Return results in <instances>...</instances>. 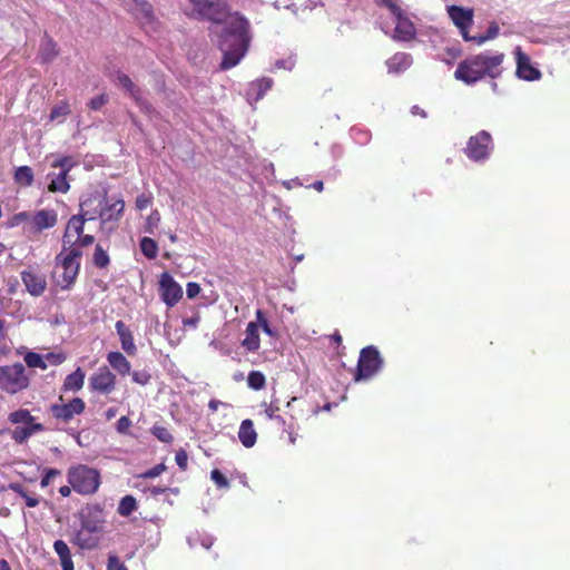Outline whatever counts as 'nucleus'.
<instances>
[{"mask_svg":"<svg viewBox=\"0 0 570 570\" xmlns=\"http://www.w3.org/2000/svg\"><path fill=\"white\" fill-rule=\"evenodd\" d=\"M58 222V214L53 209H41L36 212L30 220V224L36 232L52 228Z\"/></svg>","mask_w":570,"mask_h":570,"instance_id":"nucleus-20","label":"nucleus"},{"mask_svg":"<svg viewBox=\"0 0 570 570\" xmlns=\"http://www.w3.org/2000/svg\"><path fill=\"white\" fill-rule=\"evenodd\" d=\"M131 425V421L127 416H121L117 421V431L119 433H126Z\"/></svg>","mask_w":570,"mask_h":570,"instance_id":"nucleus-56","label":"nucleus"},{"mask_svg":"<svg viewBox=\"0 0 570 570\" xmlns=\"http://www.w3.org/2000/svg\"><path fill=\"white\" fill-rule=\"evenodd\" d=\"M279 411V406L272 402L265 409V414L268 419L274 420L277 415V412Z\"/></svg>","mask_w":570,"mask_h":570,"instance_id":"nucleus-58","label":"nucleus"},{"mask_svg":"<svg viewBox=\"0 0 570 570\" xmlns=\"http://www.w3.org/2000/svg\"><path fill=\"white\" fill-rule=\"evenodd\" d=\"M68 483L79 494H94L100 485L99 472L85 464L70 466L67 472Z\"/></svg>","mask_w":570,"mask_h":570,"instance_id":"nucleus-3","label":"nucleus"},{"mask_svg":"<svg viewBox=\"0 0 570 570\" xmlns=\"http://www.w3.org/2000/svg\"><path fill=\"white\" fill-rule=\"evenodd\" d=\"M62 401L63 400L60 396L58 403L50 405V413L55 419L61 422H70L76 415H80L86 409V404L80 397H75L69 403H63Z\"/></svg>","mask_w":570,"mask_h":570,"instance_id":"nucleus-11","label":"nucleus"},{"mask_svg":"<svg viewBox=\"0 0 570 570\" xmlns=\"http://www.w3.org/2000/svg\"><path fill=\"white\" fill-rule=\"evenodd\" d=\"M80 256L81 252L79 249L71 248L66 255L61 252L56 257V267L62 269V283L60 284L62 289L69 288L76 281L80 268Z\"/></svg>","mask_w":570,"mask_h":570,"instance_id":"nucleus-5","label":"nucleus"},{"mask_svg":"<svg viewBox=\"0 0 570 570\" xmlns=\"http://www.w3.org/2000/svg\"><path fill=\"white\" fill-rule=\"evenodd\" d=\"M175 461L181 470H186L187 464H188V455H187L186 451H184V450L177 451L176 455H175Z\"/></svg>","mask_w":570,"mask_h":570,"instance_id":"nucleus-52","label":"nucleus"},{"mask_svg":"<svg viewBox=\"0 0 570 570\" xmlns=\"http://www.w3.org/2000/svg\"><path fill=\"white\" fill-rule=\"evenodd\" d=\"M71 489H72L71 485L70 487L69 485H62L59 489V493L62 497L67 498V497H69L71 494Z\"/></svg>","mask_w":570,"mask_h":570,"instance_id":"nucleus-64","label":"nucleus"},{"mask_svg":"<svg viewBox=\"0 0 570 570\" xmlns=\"http://www.w3.org/2000/svg\"><path fill=\"white\" fill-rule=\"evenodd\" d=\"M137 509V501L132 495H125L117 508V512L122 517L130 515Z\"/></svg>","mask_w":570,"mask_h":570,"instance_id":"nucleus-35","label":"nucleus"},{"mask_svg":"<svg viewBox=\"0 0 570 570\" xmlns=\"http://www.w3.org/2000/svg\"><path fill=\"white\" fill-rule=\"evenodd\" d=\"M504 57L502 52L489 50L470 56L458 65L454 77L469 86L485 77L497 79L502 75Z\"/></svg>","mask_w":570,"mask_h":570,"instance_id":"nucleus-2","label":"nucleus"},{"mask_svg":"<svg viewBox=\"0 0 570 570\" xmlns=\"http://www.w3.org/2000/svg\"><path fill=\"white\" fill-rule=\"evenodd\" d=\"M238 439L245 448H252L255 445L257 433L254 429V423L252 420L246 419L240 423Z\"/></svg>","mask_w":570,"mask_h":570,"instance_id":"nucleus-26","label":"nucleus"},{"mask_svg":"<svg viewBox=\"0 0 570 570\" xmlns=\"http://www.w3.org/2000/svg\"><path fill=\"white\" fill-rule=\"evenodd\" d=\"M87 205L88 200H83L80 204V213L69 218L62 237L63 248H66L67 246L73 247L75 238H79L83 234V226L86 220H92L96 218V213L90 214L88 210H85V207Z\"/></svg>","mask_w":570,"mask_h":570,"instance_id":"nucleus-8","label":"nucleus"},{"mask_svg":"<svg viewBox=\"0 0 570 570\" xmlns=\"http://www.w3.org/2000/svg\"><path fill=\"white\" fill-rule=\"evenodd\" d=\"M115 82L118 87L125 89L136 100L142 110L146 112L151 111V106L141 98L140 90L127 75L118 71L115 76Z\"/></svg>","mask_w":570,"mask_h":570,"instance_id":"nucleus-17","label":"nucleus"},{"mask_svg":"<svg viewBox=\"0 0 570 570\" xmlns=\"http://www.w3.org/2000/svg\"><path fill=\"white\" fill-rule=\"evenodd\" d=\"M69 114H70L69 104L67 101H61L60 104H58L57 106H55L51 109L49 118L51 121L62 122Z\"/></svg>","mask_w":570,"mask_h":570,"instance_id":"nucleus-37","label":"nucleus"},{"mask_svg":"<svg viewBox=\"0 0 570 570\" xmlns=\"http://www.w3.org/2000/svg\"><path fill=\"white\" fill-rule=\"evenodd\" d=\"M198 18L214 23L223 22L227 14V6L222 0H189Z\"/></svg>","mask_w":570,"mask_h":570,"instance_id":"nucleus-9","label":"nucleus"},{"mask_svg":"<svg viewBox=\"0 0 570 570\" xmlns=\"http://www.w3.org/2000/svg\"><path fill=\"white\" fill-rule=\"evenodd\" d=\"M59 474H60V471H58L56 469L47 470L46 474L42 476V479L40 481L41 488L48 487L50 484V482L52 481V479Z\"/></svg>","mask_w":570,"mask_h":570,"instance_id":"nucleus-53","label":"nucleus"},{"mask_svg":"<svg viewBox=\"0 0 570 570\" xmlns=\"http://www.w3.org/2000/svg\"><path fill=\"white\" fill-rule=\"evenodd\" d=\"M55 552L58 554L62 570H73V562L68 544L62 540L53 543Z\"/></svg>","mask_w":570,"mask_h":570,"instance_id":"nucleus-28","label":"nucleus"},{"mask_svg":"<svg viewBox=\"0 0 570 570\" xmlns=\"http://www.w3.org/2000/svg\"><path fill=\"white\" fill-rule=\"evenodd\" d=\"M150 197L147 196V195H140L137 197L136 199V207L139 209V210H142V209H146L149 205H150Z\"/></svg>","mask_w":570,"mask_h":570,"instance_id":"nucleus-57","label":"nucleus"},{"mask_svg":"<svg viewBox=\"0 0 570 570\" xmlns=\"http://www.w3.org/2000/svg\"><path fill=\"white\" fill-rule=\"evenodd\" d=\"M200 321L198 311H195L193 316L183 318V325L188 328L195 330Z\"/></svg>","mask_w":570,"mask_h":570,"instance_id":"nucleus-50","label":"nucleus"},{"mask_svg":"<svg viewBox=\"0 0 570 570\" xmlns=\"http://www.w3.org/2000/svg\"><path fill=\"white\" fill-rule=\"evenodd\" d=\"M499 32H500V28H499L498 23L491 22L484 35L471 36L470 41H473L476 45L481 46L489 40L495 39L498 37Z\"/></svg>","mask_w":570,"mask_h":570,"instance_id":"nucleus-34","label":"nucleus"},{"mask_svg":"<svg viewBox=\"0 0 570 570\" xmlns=\"http://www.w3.org/2000/svg\"><path fill=\"white\" fill-rule=\"evenodd\" d=\"M265 375L259 371H252L247 376L248 386L255 391H259L265 386Z\"/></svg>","mask_w":570,"mask_h":570,"instance_id":"nucleus-39","label":"nucleus"},{"mask_svg":"<svg viewBox=\"0 0 570 570\" xmlns=\"http://www.w3.org/2000/svg\"><path fill=\"white\" fill-rule=\"evenodd\" d=\"M10 489L17 492L21 498L24 499L27 507L35 508L39 504L37 497H30L20 484H11Z\"/></svg>","mask_w":570,"mask_h":570,"instance_id":"nucleus-43","label":"nucleus"},{"mask_svg":"<svg viewBox=\"0 0 570 570\" xmlns=\"http://www.w3.org/2000/svg\"><path fill=\"white\" fill-rule=\"evenodd\" d=\"M43 357L46 361V368L49 365H51V366L59 365L66 360V356L62 353H52V352L43 354Z\"/></svg>","mask_w":570,"mask_h":570,"instance_id":"nucleus-44","label":"nucleus"},{"mask_svg":"<svg viewBox=\"0 0 570 570\" xmlns=\"http://www.w3.org/2000/svg\"><path fill=\"white\" fill-rule=\"evenodd\" d=\"M125 208V202L122 199H117L111 204H106L99 212V218L102 224L108 222L118 220L121 216Z\"/></svg>","mask_w":570,"mask_h":570,"instance_id":"nucleus-23","label":"nucleus"},{"mask_svg":"<svg viewBox=\"0 0 570 570\" xmlns=\"http://www.w3.org/2000/svg\"><path fill=\"white\" fill-rule=\"evenodd\" d=\"M223 405V406H228V404L219 401V400H210L209 403H208V407L212 410V411H217V409Z\"/></svg>","mask_w":570,"mask_h":570,"instance_id":"nucleus-61","label":"nucleus"},{"mask_svg":"<svg viewBox=\"0 0 570 570\" xmlns=\"http://www.w3.org/2000/svg\"><path fill=\"white\" fill-rule=\"evenodd\" d=\"M151 434L164 443H171L174 441L169 430L163 425H154L151 428Z\"/></svg>","mask_w":570,"mask_h":570,"instance_id":"nucleus-42","label":"nucleus"},{"mask_svg":"<svg viewBox=\"0 0 570 570\" xmlns=\"http://www.w3.org/2000/svg\"><path fill=\"white\" fill-rule=\"evenodd\" d=\"M30 384V376L22 363L0 366V390L7 394L13 395L26 389Z\"/></svg>","mask_w":570,"mask_h":570,"instance_id":"nucleus-4","label":"nucleus"},{"mask_svg":"<svg viewBox=\"0 0 570 570\" xmlns=\"http://www.w3.org/2000/svg\"><path fill=\"white\" fill-rule=\"evenodd\" d=\"M210 478L218 488H229V481L227 478L217 469L210 472Z\"/></svg>","mask_w":570,"mask_h":570,"instance_id":"nucleus-46","label":"nucleus"},{"mask_svg":"<svg viewBox=\"0 0 570 570\" xmlns=\"http://www.w3.org/2000/svg\"><path fill=\"white\" fill-rule=\"evenodd\" d=\"M294 66H295V61L292 58H288L286 60H278L276 62L277 68H284L287 70H292L294 68Z\"/></svg>","mask_w":570,"mask_h":570,"instance_id":"nucleus-60","label":"nucleus"},{"mask_svg":"<svg viewBox=\"0 0 570 570\" xmlns=\"http://www.w3.org/2000/svg\"><path fill=\"white\" fill-rule=\"evenodd\" d=\"M159 222H160V215L157 210H154L147 217L145 230L149 234H153L154 229L158 226Z\"/></svg>","mask_w":570,"mask_h":570,"instance_id":"nucleus-47","label":"nucleus"},{"mask_svg":"<svg viewBox=\"0 0 570 570\" xmlns=\"http://www.w3.org/2000/svg\"><path fill=\"white\" fill-rule=\"evenodd\" d=\"M85 382V372L77 367L76 371L67 375V377L63 381L62 390L65 392H77L82 389Z\"/></svg>","mask_w":570,"mask_h":570,"instance_id":"nucleus-29","label":"nucleus"},{"mask_svg":"<svg viewBox=\"0 0 570 570\" xmlns=\"http://www.w3.org/2000/svg\"><path fill=\"white\" fill-rule=\"evenodd\" d=\"M95 533H89V531L79 529L73 537V543L77 544L81 549L91 550L95 549L99 539L94 535Z\"/></svg>","mask_w":570,"mask_h":570,"instance_id":"nucleus-30","label":"nucleus"},{"mask_svg":"<svg viewBox=\"0 0 570 570\" xmlns=\"http://www.w3.org/2000/svg\"><path fill=\"white\" fill-rule=\"evenodd\" d=\"M140 250L148 259H155L158 254V245L153 238L142 237L140 239Z\"/></svg>","mask_w":570,"mask_h":570,"instance_id":"nucleus-36","label":"nucleus"},{"mask_svg":"<svg viewBox=\"0 0 570 570\" xmlns=\"http://www.w3.org/2000/svg\"><path fill=\"white\" fill-rule=\"evenodd\" d=\"M491 142V135L488 131L482 130L469 139L465 154L474 161L485 160L492 150Z\"/></svg>","mask_w":570,"mask_h":570,"instance_id":"nucleus-10","label":"nucleus"},{"mask_svg":"<svg viewBox=\"0 0 570 570\" xmlns=\"http://www.w3.org/2000/svg\"><path fill=\"white\" fill-rule=\"evenodd\" d=\"M107 570H127V568L116 556H110L108 559Z\"/></svg>","mask_w":570,"mask_h":570,"instance_id":"nucleus-54","label":"nucleus"},{"mask_svg":"<svg viewBox=\"0 0 570 570\" xmlns=\"http://www.w3.org/2000/svg\"><path fill=\"white\" fill-rule=\"evenodd\" d=\"M107 362L119 375H127L131 372L130 362L120 352H109L107 354Z\"/></svg>","mask_w":570,"mask_h":570,"instance_id":"nucleus-25","label":"nucleus"},{"mask_svg":"<svg viewBox=\"0 0 570 570\" xmlns=\"http://www.w3.org/2000/svg\"><path fill=\"white\" fill-rule=\"evenodd\" d=\"M94 242H95V238L92 235L82 234L79 238H75V246L69 247V249H71V248L79 249L80 247H88V246L92 245Z\"/></svg>","mask_w":570,"mask_h":570,"instance_id":"nucleus-48","label":"nucleus"},{"mask_svg":"<svg viewBox=\"0 0 570 570\" xmlns=\"http://www.w3.org/2000/svg\"><path fill=\"white\" fill-rule=\"evenodd\" d=\"M131 379L135 383L139 385H147L150 382L151 375L148 371H134L131 373Z\"/></svg>","mask_w":570,"mask_h":570,"instance_id":"nucleus-45","label":"nucleus"},{"mask_svg":"<svg viewBox=\"0 0 570 570\" xmlns=\"http://www.w3.org/2000/svg\"><path fill=\"white\" fill-rule=\"evenodd\" d=\"M109 262L107 252L100 245H97L94 253V264L99 268H104L108 266Z\"/></svg>","mask_w":570,"mask_h":570,"instance_id":"nucleus-41","label":"nucleus"},{"mask_svg":"<svg viewBox=\"0 0 570 570\" xmlns=\"http://www.w3.org/2000/svg\"><path fill=\"white\" fill-rule=\"evenodd\" d=\"M395 18L394 39L401 41H410L415 37L416 30L413 22L402 11L400 16H393Z\"/></svg>","mask_w":570,"mask_h":570,"instance_id":"nucleus-19","label":"nucleus"},{"mask_svg":"<svg viewBox=\"0 0 570 570\" xmlns=\"http://www.w3.org/2000/svg\"><path fill=\"white\" fill-rule=\"evenodd\" d=\"M258 325L254 322H249L246 327V336L242 342V345L250 351L255 352L259 348L261 341H259V333H258Z\"/></svg>","mask_w":570,"mask_h":570,"instance_id":"nucleus-27","label":"nucleus"},{"mask_svg":"<svg viewBox=\"0 0 570 570\" xmlns=\"http://www.w3.org/2000/svg\"><path fill=\"white\" fill-rule=\"evenodd\" d=\"M267 321L264 313L261 309L256 311V324L258 325V328L263 325V322Z\"/></svg>","mask_w":570,"mask_h":570,"instance_id":"nucleus-63","label":"nucleus"},{"mask_svg":"<svg viewBox=\"0 0 570 570\" xmlns=\"http://www.w3.org/2000/svg\"><path fill=\"white\" fill-rule=\"evenodd\" d=\"M107 101L108 97L102 94L90 99L88 106L92 110H99Z\"/></svg>","mask_w":570,"mask_h":570,"instance_id":"nucleus-49","label":"nucleus"},{"mask_svg":"<svg viewBox=\"0 0 570 570\" xmlns=\"http://www.w3.org/2000/svg\"><path fill=\"white\" fill-rule=\"evenodd\" d=\"M248 30L249 22L243 16L236 12L228 17L218 39V48L223 53L222 69H230L244 58L250 40Z\"/></svg>","mask_w":570,"mask_h":570,"instance_id":"nucleus-1","label":"nucleus"},{"mask_svg":"<svg viewBox=\"0 0 570 570\" xmlns=\"http://www.w3.org/2000/svg\"><path fill=\"white\" fill-rule=\"evenodd\" d=\"M513 52L517 61V76L527 81L539 80L541 72L531 65L529 56L522 51L521 47H515Z\"/></svg>","mask_w":570,"mask_h":570,"instance_id":"nucleus-15","label":"nucleus"},{"mask_svg":"<svg viewBox=\"0 0 570 570\" xmlns=\"http://www.w3.org/2000/svg\"><path fill=\"white\" fill-rule=\"evenodd\" d=\"M200 293L199 284L189 282L186 287V294L188 298H195Z\"/></svg>","mask_w":570,"mask_h":570,"instance_id":"nucleus-55","label":"nucleus"},{"mask_svg":"<svg viewBox=\"0 0 570 570\" xmlns=\"http://www.w3.org/2000/svg\"><path fill=\"white\" fill-rule=\"evenodd\" d=\"M261 328L269 336H275L276 332L269 326L268 321H264Z\"/></svg>","mask_w":570,"mask_h":570,"instance_id":"nucleus-62","label":"nucleus"},{"mask_svg":"<svg viewBox=\"0 0 570 570\" xmlns=\"http://www.w3.org/2000/svg\"><path fill=\"white\" fill-rule=\"evenodd\" d=\"M161 299L168 307L175 306L183 297L181 286L169 273H163L159 279Z\"/></svg>","mask_w":570,"mask_h":570,"instance_id":"nucleus-12","label":"nucleus"},{"mask_svg":"<svg viewBox=\"0 0 570 570\" xmlns=\"http://www.w3.org/2000/svg\"><path fill=\"white\" fill-rule=\"evenodd\" d=\"M21 279L32 296H40L46 291L47 282L42 274L24 271L21 273Z\"/></svg>","mask_w":570,"mask_h":570,"instance_id":"nucleus-18","label":"nucleus"},{"mask_svg":"<svg viewBox=\"0 0 570 570\" xmlns=\"http://www.w3.org/2000/svg\"><path fill=\"white\" fill-rule=\"evenodd\" d=\"M27 366L31 368H41L46 370V361L42 354L35 353V352H28L23 357Z\"/></svg>","mask_w":570,"mask_h":570,"instance_id":"nucleus-38","label":"nucleus"},{"mask_svg":"<svg viewBox=\"0 0 570 570\" xmlns=\"http://www.w3.org/2000/svg\"><path fill=\"white\" fill-rule=\"evenodd\" d=\"M9 421L13 424H22V426H30L37 424L35 417L28 410H17L9 415Z\"/></svg>","mask_w":570,"mask_h":570,"instance_id":"nucleus-32","label":"nucleus"},{"mask_svg":"<svg viewBox=\"0 0 570 570\" xmlns=\"http://www.w3.org/2000/svg\"><path fill=\"white\" fill-rule=\"evenodd\" d=\"M89 387L100 394H109L116 387V375L107 366H101L90 376Z\"/></svg>","mask_w":570,"mask_h":570,"instance_id":"nucleus-13","label":"nucleus"},{"mask_svg":"<svg viewBox=\"0 0 570 570\" xmlns=\"http://www.w3.org/2000/svg\"><path fill=\"white\" fill-rule=\"evenodd\" d=\"M40 53L43 61L52 60L57 55L55 42L51 39H45L41 43Z\"/></svg>","mask_w":570,"mask_h":570,"instance_id":"nucleus-40","label":"nucleus"},{"mask_svg":"<svg viewBox=\"0 0 570 570\" xmlns=\"http://www.w3.org/2000/svg\"><path fill=\"white\" fill-rule=\"evenodd\" d=\"M77 165L70 156H63L52 161V168H59L60 171L58 174L50 173L47 178L50 180L48 185V189L51 193H67L70 188V185L67 180V176L70 170Z\"/></svg>","mask_w":570,"mask_h":570,"instance_id":"nucleus-6","label":"nucleus"},{"mask_svg":"<svg viewBox=\"0 0 570 570\" xmlns=\"http://www.w3.org/2000/svg\"><path fill=\"white\" fill-rule=\"evenodd\" d=\"M448 13L453 23L460 29L462 38L465 41H470V35L468 28L473 22V10L469 8H462L459 6L448 7Z\"/></svg>","mask_w":570,"mask_h":570,"instance_id":"nucleus-14","label":"nucleus"},{"mask_svg":"<svg viewBox=\"0 0 570 570\" xmlns=\"http://www.w3.org/2000/svg\"><path fill=\"white\" fill-rule=\"evenodd\" d=\"M13 178L21 186H31L33 183V171L29 166H20L16 169Z\"/></svg>","mask_w":570,"mask_h":570,"instance_id":"nucleus-33","label":"nucleus"},{"mask_svg":"<svg viewBox=\"0 0 570 570\" xmlns=\"http://www.w3.org/2000/svg\"><path fill=\"white\" fill-rule=\"evenodd\" d=\"M116 332L119 336L121 348L128 355H135L137 352L136 344L131 331L126 326L122 321H117L115 324Z\"/></svg>","mask_w":570,"mask_h":570,"instance_id":"nucleus-21","label":"nucleus"},{"mask_svg":"<svg viewBox=\"0 0 570 570\" xmlns=\"http://www.w3.org/2000/svg\"><path fill=\"white\" fill-rule=\"evenodd\" d=\"M412 65V57L405 52H397L387 61V70L390 73H401Z\"/></svg>","mask_w":570,"mask_h":570,"instance_id":"nucleus-24","label":"nucleus"},{"mask_svg":"<svg viewBox=\"0 0 570 570\" xmlns=\"http://www.w3.org/2000/svg\"><path fill=\"white\" fill-rule=\"evenodd\" d=\"M383 360L374 346L364 347L361 351L355 381L367 380L382 367Z\"/></svg>","mask_w":570,"mask_h":570,"instance_id":"nucleus-7","label":"nucleus"},{"mask_svg":"<svg viewBox=\"0 0 570 570\" xmlns=\"http://www.w3.org/2000/svg\"><path fill=\"white\" fill-rule=\"evenodd\" d=\"M166 470V466L165 464L160 463V464H157L156 466L147 470L144 474H142V478L145 479H154L158 475H160L164 471Z\"/></svg>","mask_w":570,"mask_h":570,"instance_id":"nucleus-51","label":"nucleus"},{"mask_svg":"<svg viewBox=\"0 0 570 570\" xmlns=\"http://www.w3.org/2000/svg\"><path fill=\"white\" fill-rule=\"evenodd\" d=\"M45 428L42 424H32L30 426H17L12 431V439L18 443H23L27 441L31 435L43 431Z\"/></svg>","mask_w":570,"mask_h":570,"instance_id":"nucleus-31","label":"nucleus"},{"mask_svg":"<svg viewBox=\"0 0 570 570\" xmlns=\"http://www.w3.org/2000/svg\"><path fill=\"white\" fill-rule=\"evenodd\" d=\"M384 4H386L392 13V16H400L403 11L397 4L396 0H387Z\"/></svg>","mask_w":570,"mask_h":570,"instance_id":"nucleus-59","label":"nucleus"},{"mask_svg":"<svg viewBox=\"0 0 570 570\" xmlns=\"http://www.w3.org/2000/svg\"><path fill=\"white\" fill-rule=\"evenodd\" d=\"M80 529L98 533L104 529V513L99 507H89L80 513Z\"/></svg>","mask_w":570,"mask_h":570,"instance_id":"nucleus-16","label":"nucleus"},{"mask_svg":"<svg viewBox=\"0 0 570 570\" xmlns=\"http://www.w3.org/2000/svg\"><path fill=\"white\" fill-rule=\"evenodd\" d=\"M273 80L271 78H262L249 83L246 96L247 100L256 102L264 97V95L272 88Z\"/></svg>","mask_w":570,"mask_h":570,"instance_id":"nucleus-22","label":"nucleus"}]
</instances>
